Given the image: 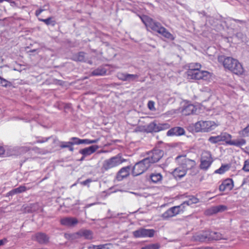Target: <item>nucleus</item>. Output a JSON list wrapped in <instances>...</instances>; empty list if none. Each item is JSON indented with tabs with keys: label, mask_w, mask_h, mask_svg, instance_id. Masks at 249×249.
I'll list each match as a JSON object with an SVG mask.
<instances>
[{
	"label": "nucleus",
	"mask_w": 249,
	"mask_h": 249,
	"mask_svg": "<svg viewBox=\"0 0 249 249\" xmlns=\"http://www.w3.org/2000/svg\"><path fill=\"white\" fill-rule=\"evenodd\" d=\"M227 207L225 205H220L211 207L208 209L206 213L208 215H213L218 213L223 212L227 210Z\"/></svg>",
	"instance_id": "15"
},
{
	"label": "nucleus",
	"mask_w": 249,
	"mask_h": 249,
	"mask_svg": "<svg viewBox=\"0 0 249 249\" xmlns=\"http://www.w3.org/2000/svg\"><path fill=\"white\" fill-rule=\"evenodd\" d=\"M79 238L83 237L87 239H90L92 237V232L88 230H81L78 231Z\"/></svg>",
	"instance_id": "26"
},
{
	"label": "nucleus",
	"mask_w": 249,
	"mask_h": 249,
	"mask_svg": "<svg viewBox=\"0 0 249 249\" xmlns=\"http://www.w3.org/2000/svg\"><path fill=\"white\" fill-rule=\"evenodd\" d=\"M185 133L184 129L180 127H175L169 129L167 132L168 136H178L183 135Z\"/></svg>",
	"instance_id": "17"
},
{
	"label": "nucleus",
	"mask_w": 249,
	"mask_h": 249,
	"mask_svg": "<svg viewBox=\"0 0 249 249\" xmlns=\"http://www.w3.org/2000/svg\"><path fill=\"white\" fill-rule=\"evenodd\" d=\"M175 160L178 165H181L186 171L192 169L196 164L194 160L187 158L185 156H178Z\"/></svg>",
	"instance_id": "9"
},
{
	"label": "nucleus",
	"mask_w": 249,
	"mask_h": 249,
	"mask_svg": "<svg viewBox=\"0 0 249 249\" xmlns=\"http://www.w3.org/2000/svg\"><path fill=\"white\" fill-rule=\"evenodd\" d=\"M209 233L210 231H204L202 233H198L194 236V238L196 240L200 242L209 241Z\"/></svg>",
	"instance_id": "20"
},
{
	"label": "nucleus",
	"mask_w": 249,
	"mask_h": 249,
	"mask_svg": "<svg viewBox=\"0 0 249 249\" xmlns=\"http://www.w3.org/2000/svg\"><path fill=\"white\" fill-rule=\"evenodd\" d=\"M185 209L184 206H182L181 204L178 206L172 207L164 213L161 216L164 220L168 219L169 218L176 216L177 215L182 213Z\"/></svg>",
	"instance_id": "8"
},
{
	"label": "nucleus",
	"mask_w": 249,
	"mask_h": 249,
	"mask_svg": "<svg viewBox=\"0 0 249 249\" xmlns=\"http://www.w3.org/2000/svg\"><path fill=\"white\" fill-rule=\"evenodd\" d=\"M218 61L222 62L224 67L236 74H242L244 72L242 65L239 62L232 57L220 56Z\"/></svg>",
	"instance_id": "2"
},
{
	"label": "nucleus",
	"mask_w": 249,
	"mask_h": 249,
	"mask_svg": "<svg viewBox=\"0 0 249 249\" xmlns=\"http://www.w3.org/2000/svg\"><path fill=\"white\" fill-rule=\"evenodd\" d=\"M209 239L210 240H219L221 239H227L221 233L216 231H210Z\"/></svg>",
	"instance_id": "25"
},
{
	"label": "nucleus",
	"mask_w": 249,
	"mask_h": 249,
	"mask_svg": "<svg viewBox=\"0 0 249 249\" xmlns=\"http://www.w3.org/2000/svg\"><path fill=\"white\" fill-rule=\"evenodd\" d=\"M163 155V152L162 150L156 149H154L148 153V156L144 158V160H147L148 164L151 166V164L156 163L160 160Z\"/></svg>",
	"instance_id": "10"
},
{
	"label": "nucleus",
	"mask_w": 249,
	"mask_h": 249,
	"mask_svg": "<svg viewBox=\"0 0 249 249\" xmlns=\"http://www.w3.org/2000/svg\"><path fill=\"white\" fill-rule=\"evenodd\" d=\"M60 222L61 224H62V219H60Z\"/></svg>",
	"instance_id": "57"
},
{
	"label": "nucleus",
	"mask_w": 249,
	"mask_h": 249,
	"mask_svg": "<svg viewBox=\"0 0 249 249\" xmlns=\"http://www.w3.org/2000/svg\"><path fill=\"white\" fill-rule=\"evenodd\" d=\"M170 125L167 123L157 124L155 122L149 124L146 128L148 132H158L160 131L167 129L170 128Z\"/></svg>",
	"instance_id": "12"
},
{
	"label": "nucleus",
	"mask_w": 249,
	"mask_h": 249,
	"mask_svg": "<svg viewBox=\"0 0 249 249\" xmlns=\"http://www.w3.org/2000/svg\"><path fill=\"white\" fill-rule=\"evenodd\" d=\"M107 71L103 67H99L91 72V75L94 76H101L106 74Z\"/></svg>",
	"instance_id": "28"
},
{
	"label": "nucleus",
	"mask_w": 249,
	"mask_h": 249,
	"mask_svg": "<svg viewBox=\"0 0 249 249\" xmlns=\"http://www.w3.org/2000/svg\"><path fill=\"white\" fill-rule=\"evenodd\" d=\"M35 51H36L35 50H32V51H31L30 52H34Z\"/></svg>",
	"instance_id": "58"
},
{
	"label": "nucleus",
	"mask_w": 249,
	"mask_h": 249,
	"mask_svg": "<svg viewBox=\"0 0 249 249\" xmlns=\"http://www.w3.org/2000/svg\"><path fill=\"white\" fill-rule=\"evenodd\" d=\"M160 245L158 243L152 244L142 248L141 249H159Z\"/></svg>",
	"instance_id": "35"
},
{
	"label": "nucleus",
	"mask_w": 249,
	"mask_h": 249,
	"mask_svg": "<svg viewBox=\"0 0 249 249\" xmlns=\"http://www.w3.org/2000/svg\"><path fill=\"white\" fill-rule=\"evenodd\" d=\"M90 144L91 143V140L89 139H82V144Z\"/></svg>",
	"instance_id": "47"
},
{
	"label": "nucleus",
	"mask_w": 249,
	"mask_h": 249,
	"mask_svg": "<svg viewBox=\"0 0 249 249\" xmlns=\"http://www.w3.org/2000/svg\"><path fill=\"white\" fill-rule=\"evenodd\" d=\"M127 75V73H126L119 72L117 73V76L119 79L124 81H126Z\"/></svg>",
	"instance_id": "40"
},
{
	"label": "nucleus",
	"mask_w": 249,
	"mask_h": 249,
	"mask_svg": "<svg viewBox=\"0 0 249 249\" xmlns=\"http://www.w3.org/2000/svg\"><path fill=\"white\" fill-rule=\"evenodd\" d=\"M98 146L94 145L80 149L79 153L81 154L82 156L79 160V161L84 160L86 157L94 153L98 149Z\"/></svg>",
	"instance_id": "14"
},
{
	"label": "nucleus",
	"mask_w": 249,
	"mask_h": 249,
	"mask_svg": "<svg viewBox=\"0 0 249 249\" xmlns=\"http://www.w3.org/2000/svg\"><path fill=\"white\" fill-rule=\"evenodd\" d=\"M91 182V179H88L81 182L82 185H88L89 183Z\"/></svg>",
	"instance_id": "48"
},
{
	"label": "nucleus",
	"mask_w": 249,
	"mask_h": 249,
	"mask_svg": "<svg viewBox=\"0 0 249 249\" xmlns=\"http://www.w3.org/2000/svg\"><path fill=\"white\" fill-rule=\"evenodd\" d=\"M35 239L40 244H46L49 238L46 234L39 232L35 235Z\"/></svg>",
	"instance_id": "21"
},
{
	"label": "nucleus",
	"mask_w": 249,
	"mask_h": 249,
	"mask_svg": "<svg viewBox=\"0 0 249 249\" xmlns=\"http://www.w3.org/2000/svg\"><path fill=\"white\" fill-rule=\"evenodd\" d=\"M126 161L120 154L112 157L110 159L104 160L102 167V170L104 171H107L114 168Z\"/></svg>",
	"instance_id": "3"
},
{
	"label": "nucleus",
	"mask_w": 249,
	"mask_h": 249,
	"mask_svg": "<svg viewBox=\"0 0 249 249\" xmlns=\"http://www.w3.org/2000/svg\"><path fill=\"white\" fill-rule=\"evenodd\" d=\"M44 11V9H39L36 11L35 15L36 17H38L40 14Z\"/></svg>",
	"instance_id": "49"
},
{
	"label": "nucleus",
	"mask_w": 249,
	"mask_h": 249,
	"mask_svg": "<svg viewBox=\"0 0 249 249\" xmlns=\"http://www.w3.org/2000/svg\"><path fill=\"white\" fill-rule=\"evenodd\" d=\"M78 222V220L74 217H68L63 218V225L69 227H74Z\"/></svg>",
	"instance_id": "24"
},
{
	"label": "nucleus",
	"mask_w": 249,
	"mask_h": 249,
	"mask_svg": "<svg viewBox=\"0 0 249 249\" xmlns=\"http://www.w3.org/2000/svg\"><path fill=\"white\" fill-rule=\"evenodd\" d=\"M85 53L84 52H80L75 54L73 56V59L75 61L84 62L85 61Z\"/></svg>",
	"instance_id": "29"
},
{
	"label": "nucleus",
	"mask_w": 249,
	"mask_h": 249,
	"mask_svg": "<svg viewBox=\"0 0 249 249\" xmlns=\"http://www.w3.org/2000/svg\"><path fill=\"white\" fill-rule=\"evenodd\" d=\"M65 237L70 240H73L79 238L78 232L71 233H65Z\"/></svg>",
	"instance_id": "32"
},
{
	"label": "nucleus",
	"mask_w": 249,
	"mask_h": 249,
	"mask_svg": "<svg viewBox=\"0 0 249 249\" xmlns=\"http://www.w3.org/2000/svg\"><path fill=\"white\" fill-rule=\"evenodd\" d=\"M15 194H17V192H15V189L12 190V191H10L8 193L9 196H12Z\"/></svg>",
	"instance_id": "52"
},
{
	"label": "nucleus",
	"mask_w": 249,
	"mask_h": 249,
	"mask_svg": "<svg viewBox=\"0 0 249 249\" xmlns=\"http://www.w3.org/2000/svg\"><path fill=\"white\" fill-rule=\"evenodd\" d=\"M154 105H155V103L153 101H149L148 103V108L151 110H153L154 109Z\"/></svg>",
	"instance_id": "45"
},
{
	"label": "nucleus",
	"mask_w": 249,
	"mask_h": 249,
	"mask_svg": "<svg viewBox=\"0 0 249 249\" xmlns=\"http://www.w3.org/2000/svg\"><path fill=\"white\" fill-rule=\"evenodd\" d=\"M240 136L247 137L249 136V124L244 129L239 132Z\"/></svg>",
	"instance_id": "38"
},
{
	"label": "nucleus",
	"mask_w": 249,
	"mask_h": 249,
	"mask_svg": "<svg viewBox=\"0 0 249 249\" xmlns=\"http://www.w3.org/2000/svg\"><path fill=\"white\" fill-rule=\"evenodd\" d=\"M141 19L147 30L150 29L154 31L158 32L167 39L171 40H174L175 37L173 35L169 32L166 28L162 26L159 22L154 20L147 16H143L141 18Z\"/></svg>",
	"instance_id": "1"
},
{
	"label": "nucleus",
	"mask_w": 249,
	"mask_h": 249,
	"mask_svg": "<svg viewBox=\"0 0 249 249\" xmlns=\"http://www.w3.org/2000/svg\"><path fill=\"white\" fill-rule=\"evenodd\" d=\"M233 187V183L232 180L228 178L223 181L222 183L219 186V190L220 191H230L232 189Z\"/></svg>",
	"instance_id": "18"
},
{
	"label": "nucleus",
	"mask_w": 249,
	"mask_h": 249,
	"mask_svg": "<svg viewBox=\"0 0 249 249\" xmlns=\"http://www.w3.org/2000/svg\"><path fill=\"white\" fill-rule=\"evenodd\" d=\"M221 142L224 141L228 144L240 146L246 143V141L243 139L231 140L232 136L227 132L221 133L220 135Z\"/></svg>",
	"instance_id": "7"
},
{
	"label": "nucleus",
	"mask_w": 249,
	"mask_h": 249,
	"mask_svg": "<svg viewBox=\"0 0 249 249\" xmlns=\"http://www.w3.org/2000/svg\"><path fill=\"white\" fill-rule=\"evenodd\" d=\"M199 202V199L193 196H188V199L184 201L181 203L182 206H184V209H185L187 206H190L192 204H196Z\"/></svg>",
	"instance_id": "22"
},
{
	"label": "nucleus",
	"mask_w": 249,
	"mask_h": 249,
	"mask_svg": "<svg viewBox=\"0 0 249 249\" xmlns=\"http://www.w3.org/2000/svg\"><path fill=\"white\" fill-rule=\"evenodd\" d=\"M201 67L200 64L198 63H192L189 64L187 71H196L200 70Z\"/></svg>",
	"instance_id": "31"
},
{
	"label": "nucleus",
	"mask_w": 249,
	"mask_h": 249,
	"mask_svg": "<svg viewBox=\"0 0 249 249\" xmlns=\"http://www.w3.org/2000/svg\"><path fill=\"white\" fill-rule=\"evenodd\" d=\"M162 176L160 173H153L150 175V179L154 183H159L161 182Z\"/></svg>",
	"instance_id": "27"
},
{
	"label": "nucleus",
	"mask_w": 249,
	"mask_h": 249,
	"mask_svg": "<svg viewBox=\"0 0 249 249\" xmlns=\"http://www.w3.org/2000/svg\"><path fill=\"white\" fill-rule=\"evenodd\" d=\"M36 142H37V143H42V142H42V141H37Z\"/></svg>",
	"instance_id": "55"
},
{
	"label": "nucleus",
	"mask_w": 249,
	"mask_h": 249,
	"mask_svg": "<svg viewBox=\"0 0 249 249\" xmlns=\"http://www.w3.org/2000/svg\"><path fill=\"white\" fill-rule=\"evenodd\" d=\"M10 84L8 81L6 79L1 77L0 80V85L4 87H7Z\"/></svg>",
	"instance_id": "42"
},
{
	"label": "nucleus",
	"mask_w": 249,
	"mask_h": 249,
	"mask_svg": "<svg viewBox=\"0 0 249 249\" xmlns=\"http://www.w3.org/2000/svg\"><path fill=\"white\" fill-rule=\"evenodd\" d=\"M228 169L229 166L228 165H222L219 169L215 170L214 172L217 174H222Z\"/></svg>",
	"instance_id": "34"
},
{
	"label": "nucleus",
	"mask_w": 249,
	"mask_h": 249,
	"mask_svg": "<svg viewBox=\"0 0 249 249\" xmlns=\"http://www.w3.org/2000/svg\"><path fill=\"white\" fill-rule=\"evenodd\" d=\"M155 231L153 229H146L140 228L132 232L133 236L136 238L152 237L154 236Z\"/></svg>",
	"instance_id": "13"
},
{
	"label": "nucleus",
	"mask_w": 249,
	"mask_h": 249,
	"mask_svg": "<svg viewBox=\"0 0 249 249\" xmlns=\"http://www.w3.org/2000/svg\"><path fill=\"white\" fill-rule=\"evenodd\" d=\"M217 126L215 122L211 121H200L195 124L196 132H209L213 130Z\"/></svg>",
	"instance_id": "5"
},
{
	"label": "nucleus",
	"mask_w": 249,
	"mask_h": 249,
	"mask_svg": "<svg viewBox=\"0 0 249 249\" xmlns=\"http://www.w3.org/2000/svg\"><path fill=\"white\" fill-rule=\"evenodd\" d=\"M89 249H101L100 245L95 246L93 245L89 247Z\"/></svg>",
	"instance_id": "51"
},
{
	"label": "nucleus",
	"mask_w": 249,
	"mask_h": 249,
	"mask_svg": "<svg viewBox=\"0 0 249 249\" xmlns=\"http://www.w3.org/2000/svg\"><path fill=\"white\" fill-rule=\"evenodd\" d=\"M243 170L246 172H249V161L246 160L245 161L244 165L243 167Z\"/></svg>",
	"instance_id": "43"
},
{
	"label": "nucleus",
	"mask_w": 249,
	"mask_h": 249,
	"mask_svg": "<svg viewBox=\"0 0 249 249\" xmlns=\"http://www.w3.org/2000/svg\"><path fill=\"white\" fill-rule=\"evenodd\" d=\"M5 150L3 146L0 145V157L3 156L5 153Z\"/></svg>",
	"instance_id": "50"
},
{
	"label": "nucleus",
	"mask_w": 249,
	"mask_h": 249,
	"mask_svg": "<svg viewBox=\"0 0 249 249\" xmlns=\"http://www.w3.org/2000/svg\"><path fill=\"white\" fill-rule=\"evenodd\" d=\"M147 160L143 159L136 163L133 166L132 174L134 176L140 175L145 172L150 166Z\"/></svg>",
	"instance_id": "6"
},
{
	"label": "nucleus",
	"mask_w": 249,
	"mask_h": 249,
	"mask_svg": "<svg viewBox=\"0 0 249 249\" xmlns=\"http://www.w3.org/2000/svg\"><path fill=\"white\" fill-rule=\"evenodd\" d=\"M38 19L39 21L43 22L47 25H52V26H54L56 23L55 21L53 19V17H49L46 19L41 18H38Z\"/></svg>",
	"instance_id": "30"
},
{
	"label": "nucleus",
	"mask_w": 249,
	"mask_h": 249,
	"mask_svg": "<svg viewBox=\"0 0 249 249\" xmlns=\"http://www.w3.org/2000/svg\"><path fill=\"white\" fill-rule=\"evenodd\" d=\"M71 143L74 144H82V139H80L77 137H72L71 139Z\"/></svg>",
	"instance_id": "41"
},
{
	"label": "nucleus",
	"mask_w": 249,
	"mask_h": 249,
	"mask_svg": "<svg viewBox=\"0 0 249 249\" xmlns=\"http://www.w3.org/2000/svg\"><path fill=\"white\" fill-rule=\"evenodd\" d=\"M213 161L212 155L208 151L202 152L201 158L200 167L201 169L207 170Z\"/></svg>",
	"instance_id": "11"
},
{
	"label": "nucleus",
	"mask_w": 249,
	"mask_h": 249,
	"mask_svg": "<svg viewBox=\"0 0 249 249\" xmlns=\"http://www.w3.org/2000/svg\"><path fill=\"white\" fill-rule=\"evenodd\" d=\"M63 148H67L71 152L73 151V144L71 142H63Z\"/></svg>",
	"instance_id": "37"
},
{
	"label": "nucleus",
	"mask_w": 249,
	"mask_h": 249,
	"mask_svg": "<svg viewBox=\"0 0 249 249\" xmlns=\"http://www.w3.org/2000/svg\"><path fill=\"white\" fill-rule=\"evenodd\" d=\"M30 188H27L25 186L21 185L15 189V192L17 193H21L25 192L27 189H30Z\"/></svg>",
	"instance_id": "39"
},
{
	"label": "nucleus",
	"mask_w": 249,
	"mask_h": 249,
	"mask_svg": "<svg viewBox=\"0 0 249 249\" xmlns=\"http://www.w3.org/2000/svg\"><path fill=\"white\" fill-rule=\"evenodd\" d=\"M131 167L129 166L122 168L118 172L116 178L118 181L123 180L129 175Z\"/></svg>",
	"instance_id": "16"
},
{
	"label": "nucleus",
	"mask_w": 249,
	"mask_h": 249,
	"mask_svg": "<svg viewBox=\"0 0 249 249\" xmlns=\"http://www.w3.org/2000/svg\"><path fill=\"white\" fill-rule=\"evenodd\" d=\"M196 108L195 106L190 104L185 106L182 109V114L184 115H189L194 114L196 111Z\"/></svg>",
	"instance_id": "23"
},
{
	"label": "nucleus",
	"mask_w": 249,
	"mask_h": 249,
	"mask_svg": "<svg viewBox=\"0 0 249 249\" xmlns=\"http://www.w3.org/2000/svg\"><path fill=\"white\" fill-rule=\"evenodd\" d=\"M208 141L211 143H212L213 144H215V143H216L221 142V139L220 138V136L219 135H217L216 136L210 137L209 138Z\"/></svg>",
	"instance_id": "33"
},
{
	"label": "nucleus",
	"mask_w": 249,
	"mask_h": 249,
	"mask_svg": "<svg viewBox=\"0 0 249 249\" xmlns=\"http://www.w3.org/2000/svg\"><path fill=\"white\" fill-rule=\"evenodd\" d=\"M8 242V240L6 238H4L0 240V247L2 246Z\"/></svg>",
	"instance_id": "46"
},
{
	"label": "nucleus",
	"mask_w": 249,
	"mask_h": 249,
	"mask_svg": "<svg viewBox=\"0 0 249 249\" xmlns=\"http://www.w3.org/2000/svg\"><path fill=\"white\" fill-rule=\"evenodd\" d=\"M112 247V245L109 244L100 245L101 249H110Z\"/></svg>",
	"instance_id": "44"
},
{
	"label": "nucleus",
	"mask_w": 249,
	"mask_h": 249,
	"mask_svg": "<svg viewBox=\"0 0 249 249\" xmlns=\"http://www.w3.org/2000/svg\"><path fill=\"white\" fill-rule=\"evenodd\" d=\"M100 140V139H94V140H91V143H97Z\"/></svg>",
	"instance_id": "53"
},
{
	"label": "nucleus",
	"mask_w": 249,
	"mask_h": 249,
	"mask_svg": "<svg viewBox=\"0 0 249 249\" xmlns=\"http://www.w3.org/2000/svg\"><path fill=\"white\" fill-rule=\"evenodd\" d=\"M138 78L139 75L137 74H131L127 73L126 81L128 82L135 81Z\"/></svg>",
	"instance_id": "36"
},
{
	"label": "nucleus",
	"mask_w": 249,
	"mask_h": 249,
	"mask_svg": "<svg viewBox=\"0 0 249 249\" xmlns=\"http://www.w3.org/2000/svg\"><path fill=\"white\" fill-rule=\"evenodd\" d=\"M187 77L188 79L209 80L212 76L211 73L207 71L198 70L196 71H187Z\"/></svg>",
	"instance_id": "4"
},
{
	"label": "nucleus",
	"mask_w": 249,
	"mask_h": 249,
	"mask_svg": "<svg viewBox=\"0 0 249 249\" xmlns=\"http://www.w3.org/2000/svg\"><path fill=\"white\" fill-rule=\"evenodd\" d=\"M4 1V0H0V3Z\"/></svg>",
	"instance_id": "56"
},
{
	"label": "nucleus",
	"mask_w": 249,
	"mask_h": 249,
	"mask_svg": "<svg viewBox=\"0 0 249 249\" xmlns=\"http://www.w3.org/2000/svg\"><path fill=\"white\" fill-rule=\"evenodd\" d=\"M98 204V203H97H97H93L89 204L87 205L86 207L87 208H89V207H91V206H92L93 205H96V204Z\"/></svg>",
	"instance_id": "54"
},
{
	"label": "nucleus",
	"mask_w": 249,
	"mask_h": 249,
	"mask_svg": "<svg viewBox=\"0 0 249 249\" xmlns=\"http://www.w3.org/2000/svg\"><path fill=\"white\" fill-rule=\"evenodd\" d=\"M187 171L181 165H178L173 171L172 174L175 178H181L185 176Z\"/></svg>",
	"instance_id": "19"
}]
</instances>
